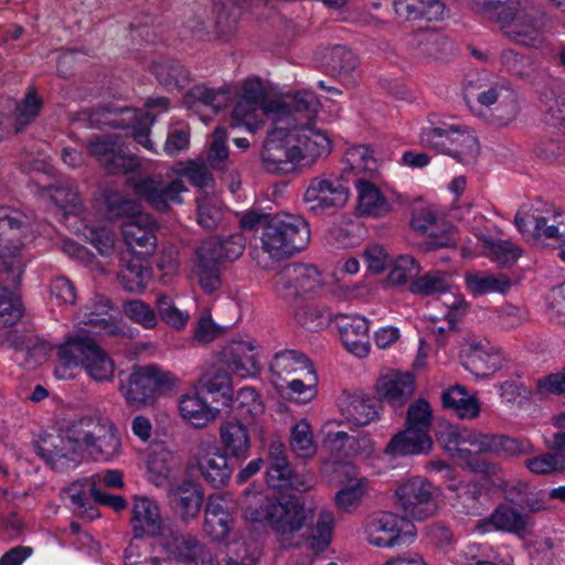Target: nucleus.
<instances>
[{
    "mask_svg": "<svg viewBox=\"0 0 565 565\" xmlns=\"http://www.w3.org/2000/svg\"><path fill=\"white\" fill-rule=\"evenodd\" d=\"M28 217L20 211L0 207V329L15 324L23 313L20 298L14 292L30 257L25 243Z\"/></svg>",
    "mask_w": 565,
    "mask_h": 565,
    "instance_id": "nucleus-1",
    "label": "nucleus"
},
{
    "mask_svg": "<svg viewBox=\"0 0 565 565\" xmlns=\"http://www.w3.org/2000/svg\"><path fill=\"white\" fill-rule=\"evenodd\" d=\"M332 141L327 130L316 122L294 128L275 126L262 150L264 168L275 174L292 173L311 168L319 159L331 153Z\"/></svg>",
    "mask_w": 565,
    "mask_h": 565,
    "instance_id": "nucleus-2",
    "label": "nucleus"
},
{
    "mask_svg": "<svg viewBox=\"0 0 565 565\" xmlns=\"http://www.w3.org/2000/svg\"><path fill=\"white\" fill-rule=\"evenodd\" d=\"M316 512L317 504L312 501L297 497L282 498L271 505L268 525L281 547H299L307 540L308 548L319 554L331 543L334 515L329 510L321 511L306 537L303 530L313 522Z\"/></svg>",
    "mask_w": 565,
    "mask_h": 565,
    "instance_id": "nucleus-3",
    "label": "nucleus"
},
{
    "mask_svg": "<svg viewBox=\"0 0 565 565\" xmlns=\"http://www.w3.org/2000/svg\"><path fill=\"white\" fill-rule=\"evenodd\" d=\"M131 526L136 536H153V553L182 565H213L211 552L193 535L164 526L158 504L147 497H135Z\"/></svg>",
    "mask_w": 565,
    "mask_h": 565,
    "instance_id": "nucleus-4",
    "label": "nucleus"
},
{
    "mask_svg": "<svg viewBox=\"0 0 565 565\" xmlns=\"http://www.w3.org/2000/svg\"><path fill=\"white\" fill-rule=\"evenodd\" d=\"M47 451V460L56 469L71 467L76 459L70 458L63 450L64 444L72 445L73 452H86L96 461L109 462L121 452V440L114 422L102 413H93L70 423L65 430V439L58 438Z\"/></svg>",
    "mask_w": 565,
    "mask_h": 565,
    "instance_id": "nucleus-5",
    "label": "nucleus"
},
{
    "mask_svg": "<svg viewBox=\"0 0 565 565\" xmlns=\"http://www.w3.org/2000/svg\"><path fill=\"white\" fill-rule=\"evenodd\" d=\"M438 440L458 463L467 465L472 470L482 472H489L490 467L486 463H473L472 454H495L513 457L534 452V446L527 439L483 434L459 426L445 427L440 431Z\"/></svg>",
    "mask_w": 565,
    "mask_h": 565,
    "instance_id": "nucleus-6",
    "label": "nucleus"
},
{
    "mask_svg": "<svg viewBox=\"0 0 565 565\" xmlns=\"http://www.w3.org/2000/svg\"><path fill=\"white\" fill-rule=\"evenodd\" d=\"M471 10L482 19L499 25L512 41L525 46L542 42V23L533 9L520 0H470Z\"/></svg>",
    "mask_w": 565,
    "mask_h": 565,
    "instance_id": "nucleus-7",
    "label": "nucleus"
},
{
    "mask_svg": "<svg viewBox=\"0 0 565 565\" xmlns=\"http://www.w3.org/2000/svg\"><path fill=\"white\" fill-rule=\"evenodd\" d=\"M108 214L113 218H121L120 232L125 244L136 253L150 255L157 246V222L149 214L141 211L135 200L114 193L107 196Z\"/></svg>",
    "mask_w": 565,
    "mask_h": 565,
    "instance_id": "nucleus-8",
    "label": "nucleus"
},
{
    "mask_svg": "<svg viewBox=\"0 0 565 565\" xmlns=\"http://www.w3.org/2000/svg\"><path fill=\"white\" fill-rule=\"evenodd\" d=\"M235 104L232 109V119L244 126L249 132H256L265 125V118L277 116L282 104L278 96H270L258 77H247L233 86Z\"/></svg>",
    "mask_w": 565,
    "mask_h": 565,
    "instance_id": "nucleus-9",
    "label": "nucleus"
},
{
    "mask_svg": "<svg viewBox=\"0 0 565 565\" xmlns=\"http://www.w3.org/2000/svg\"><path fill=\"white\" fill-rule=\"evenodd\" d=\"M310 237L309 223L302 216L276 214L263 227L260 248L270 258L281 260L306 249Z\"/></svg>",
    "mask_w": 565,
    "mask_h": 565,
    "instance_id": "nucleus-10",
    "label": "nucleus"
},
{
    "mask_svg": "<svg viewBox=\"0 0 565 565\" xmlns=\"http://www.w3.org/2000/svg\"><path fill=\"white\" fill-rule=\"evenodd\" d=\"M451 276L447 271L430 270L417 278L408 286L414 295L429 297L434 295H443V298L435 303L440 313H429L428 320L437 321L446 319L451 328L458 322L467 311V302L463 297L451 290Z\"/></svg>",
    "mask_w": 565,
    "mask_h": 565,
    "instance_id": "nucleus-11",
    "label": "nucleus"
},
{
    "mask_svg": "<svg viewBox=\"0 0 565 565\" xmlns=\"http://www.w3.org/2000/svg\"><path fill=\"white\" fill-rule=\"evenodd\" d=\"M363 534L365 541L374 547L394 548L411 544L416 536V527L406 516L379 512L365 519Z\"/></svg>",
    "mask_w": 565,
    "mask_h": 565,
    "instance_id": "nucleus-12",
    "label": "nucleus"
},
{
    "mask_svg": "<svg viewBox=\"0 0 565 565\" xmlns=\"http://www.w3.org/2000/svg\"><path fill=\"white\" fill-rule=\"evenodd\" d=\"M465 96L469 104L477 103L487 108L497 105L498 111L502 109L500 114L495 115V121L499 125H508L519 113L513 90L504 82H489L487 75L479 76L476 81H469Z\"/></svg>",
    "mask_w": 565,
    "mask_h": 565,
    "instance_id": "nucleus-13",
    "label": "nucleus"
},
{
    "mask_svg": "<svg viewBox=\"0 0 565 565\" xmlns=\"http://www.w3.org/2000/svg\"><path fill=\"white\" fill-rule=\"evenodd\" d=\"M439 490L427 479L415 476L401 482L395 489L397 505L414 520L423 521L435 515Z\"/></svg>",
    "mask_w": 565,
    "mask_h": 565,
    "instance_id": "nucleus-14",
    "label": "nucleus"
},
{
    "mask_svg": "<svg viewBox=\"0 0 565 565\" xmlns=\"http://www.w3.org/2000/svg\"><path fill=\"white\" fill-rule=\"evenodd\" d=\"M174 385L175 377L172 373L154 364H149L135 369L119 390L127 404L140 406L152 403L158 390L170 388Z\"/></svg>",
    "mask_w": 565,
    "mask_h": 565,
    "instance_id": "nucleus-15",
    "label": "nucleus"
},
{
    "mask_svg": "<svg viewBox=\"0 0 565 565\" xmlns=\"http://www.w3.org/2000/svg\"><path fill=\"white\" fill-rule=\"evenodd\" d=\"M514 224L526 242L565 243V213L559 209L548 207L526 215L519 212Z\"/></svg>",
    "mask_w": 565,
    "mask_h": 565,
    "instance_id": "nucleus-16",
    "label": "nucleus"
},
{
    "mask_svg": "<svg viewBox=\"0 0 565 565\" xmlns=\"http://www.w3.org/2000/svg\"><path fill=\"white\" fill-rule=\"evenodd\" d=\"M90 121L98 127L129 129L136 142L145 149L156 152L154 143L149 137L154 117L149 113L131 108L99 109L92 114Z\"/></svg>",
    "mask_w": 565,
    "mask_h": 565,
    "instance_id": "nucleus-17",
    "label": "nucleus"
},
{
    "mask_svg": "<svg viewBox=\"0 0 565 565\" xmlns=\"http://www.w3.org/2000/svg\"><path fill=\"white\" fill-rule=\"evenodd\" d=\"M87 148L90 156L111 174H126L139 168L137 157L125 150V142L118 135L93 137Z\"/></svg>",
    "mask_w": 565,
    "mask_h": 565,
    "instance_id": "nucleus-18",
    "label": "nucleus"
},
{
    "mask_svg": "<svg viewBox=\"0 0 565 565\" xmlns=\"http://www.w3.org/2000/svg\"><path fill=\"white\" fill-rule=\"evenodd\" d=\"M461 141L463 143L465 156H470L475 151V135L463 125L450 124L441 121L438 124H430L422 128L419 132V142L423 147L436 150L440 153H456L455 142Z\"/></svg>",
    "mask_w": 565,
    "mask_h": 565,
    "instance_id": "nucleus-19",
    "label": "nucleus"
},
{
    "mask_svg": "<svg viewBox=\"0 0 565 565\" xmlns=\"http://www.w3.org/2000/svg\"><path fill=\"white\" fill-rule=\"evenodd\" d=\"M350 190L338 175L312 178L303 193L309 210L320 214L342 209L349 201Z\"/></svg>",
    "mask_w": 565,
    "mask_h": 565,
    "instance_id": "nucleus-20",
    "label": "nucleus"
},
{
    "mask_svg": "<svg viewBox=\"0 0 565 565\" xmlns=\"http://www.w3.org/2000/svg\"><path fill=\"white\" fill-rule=\"evenodd\" d=\"M262 348L250 335L233 338L223 349V360L242 379L254 377L262 370Z\"/></svg>",
    "mask_w": 565,
    "mask_h": 565,
    "instance_id": "nucleus-21",
    "label": "nucleus"
},
{
    "mask_svg": "<svg viewBox=\"0 0 565 565\" xmlns=\"http://www.w3.org/2000/svg\"><path fill=\"white\" fill-rule=\"evenodd\" d=\"M278 98L284 106L281 111L274 117L275 126L294 128L296 125L316 122L321 105L312 90L301 89L294 94L278 96Z\"/></svg>",
    "mask_w": 565,
    "mask_h": 565,
    "instance_id": "nucleus-22",
    "label": "nucleus"
},
{
    "mask_svg": "<svg viewBox=\"0 0 565 565\" xmlns=\"http://www.w3.org/2000/svg\"><path fill=\"white\" fill-rule=\"evenodd\" d=\"M465 367L478 377L489 376L502 369V350L488 340L468 339L461 347Z\"/></svg>",
    "mask_w": 565,
    "mask_h": 565,
    "instance_id": "nucleus-23",
    "label": "nucleus"
},
{
    "mask_svg": "<svg viewBox=\"0 0 565 565\" xmlns=\"http://www.w3.org/2000/svg\"><path fill=\"white\" fill-rule=\"evenodd\" d=\"M132 186L135 192L157 212H167L173 204H182V193L188 192L180 178L164 183L147 177L135 181Z\"/></svg>",
    "mask_w": 565,
    "mask_h": 565,
    "instance_id": "nucleus-24",
    "label": "nucleus"
},
{
    "mask_svg": "<svg viewBox=\"0 0 565 565\" xmlns=\"http://www.w3.org/2000/svg\"><path fill=\"white\" fill-rule=\"evenodd\" d=\"M332 468L340 482H347L334 497L337 507L342 511L356 509L369 493L371 486L366 478L358 477L356 468L348 462H337L324 466V470Z\"/></svg>",
    "mask_w": 565,
    "mask_h": 565,
    "instance_id": "nucleus-25",
    "label": "nucleus"
},
{
    "mask_svg": "<svg viewBox=\"0 0 565 565\" xmlns=\"http://www.w3.org/2000/svg\"><path fill=\"white\" fill-rule=\"evenodd\" d=\"M81 337L82 367L87 376L97 383L113 382L115 377V362L110 355L99 347L90 334Z\"/></svg>",
    "mask_w": 565,
    "mask_h": 565,
    "instance_id": "nucleus-26",
    "label": "nucleus"
},
{
    "mask_svg": "<svg viewBox=\"0 0 565 565\" xmlns=\"http://www.w3.org/2000/svg\"><path fill=\"white\" fill-rule=\"evenodd\" d=\"M227 456L220 454L209 443H200L194 454L195 467L201 477L212 487L225 486L232 476Z\"/></svg>",
    "mask_w": 565,
    "mask_h": 565,
    "instance_id": "nucleus-27",
    "label": "nucleus"
},
{
    "mask_svg": "<svg viewBox=\"0 0 565 565\" xmlns=\"http://www.w3.org/2000/svg\"><path fill=\"white\" fill-rule=\"evenodd\" d=\"M234 502L228 494H214L207 499L203 530L214 541L224 540L232 525Z\"/></svg>",
    "mask_w": 565,
    "mask_h": 565,
    "instance_id": "nucleus-28",
    "label": "nucleus"
},
{
    "mask_svg": "<svg viewBox=\"0 0 565 565\" xmlns=\"http://www.w3.org/2000/svg\"><path fill=\"white\" fill-rule=\"evenodd\" d=\"M375 388L380 401L402 407L414 394L415 382L409 373L392 370L379 377Z\"/></svg>",
    "mask_w": 565,
    "mask_h": 565,
    "instance_id": "nucleus-29",
    "label": "nucleus"
},
{
    "mask_svg": "<svg viewBox=\"0 0 565 565\" xmlns=\"http://www.w3.org/2000/svg\"><path fill=\"white\" fill-rule=\"evenodd\" d=\"M412 227L423 234H427L426 249L446 248L455 245L450 232L438 218L431 207H420L413 213Z\"/></svg>",
    "mask_w": 565,
    "mask_h": 565,
    "instance_id": "nucleus-30",
    "label": "nucleus"
},
{
    "mask_svg": "<svg viewBox=\"0 0 565 565\" xmlns=\"http://www.w3.org/2000/svg\"><path fill=\"white\" fill-rule=\"evenodd\" d=\"M168 498L174 513L186 521L199 515L204 499V491L200 483L192 480H183L170 488Z\"/></svg>",
    "mask_w": 565,
    "mask_h": 565,
    "instance_id": "nucleus-31",
    "label": "nucleus"
},
{
    "mask_svg": "<svg viewBox=\"0 0 565 565\" xmlns=\"http://www.w3.org/2000/svg\"><path fill=\"white\" fill-rule=\"evenodd\" d=\"M111 309L110 300L102 295L92 298L89 305L82 312L79 323L89 329L83 334L117 335L121 333L119 322L111 317H104Z\"/></svg>",
    "mask_w": 565,
    "mask_h": 565,
    "instance_id": "nucleus-32",
    "label": "nucleus"
},
{
    "mask_svg": "<svg viewBox=\"0 0 565 565\" xmlns=\"http://www.w3.org/2000/svg\"><path fill=\"white\" fill-rule=\"evenodd\" d=\"M337 326L345 349L358 358H365L370 352L367 320L361 316L341 315Z\"/></svg>",
    "mask_w": 565,
    "mask_h": 565,
    "instance_id": "nucleus-33",
    "label": "nucleus"
},
{
    "mask_svg": "<svg viewBox=\"0 0 565 565\" xmlns=\"http://www.w3.org/2000/svg\"><path fill=\"white\" fill-rule=\"evenodd\" d=\"M312 369V363L303 353L296 350L279 351L269 365L270 380L276 387L284 388V382L289 377L298 376Z\"/></svg>",
    "mask_w": 565,
    "mask_h": 565,
    "instance_id": "nucleus-34",
    "label": "nucleus"
},
{
    "mask_svg": "<svg viewBox=\"0 0 565 565\" xmlns=\"http://www.w3.org/2000/svg\"><path fill=\"white\" fill-rule=\"evenodd\" d=\"M433 447L429 434L405 427L392 436L384 448V454L390 457L418 456L427 454Z\"/></svg>",
    "mask_w": 565,
    "mask_h": 565,
    "instance_id": "nucleus-35",
    "label": "nucleus"
},
{
    "mask_svg": "<svg viewBox=\"0 0 565 565\" xmlns=\"http://www.w3.org/2000/svg\"><path fill=\"white\" fill-rule=\"evenodd\" d=\"M221 449L228 458L245 460L252 446L248 428L239 420L232 419L220 426Z\"/></svg>",
    "mask_w": 565,
    "mask_h": 565,
    "instance_id": "nucleus-36",
    "label": "nucleus"
},
{
    "mask_svg": "<svg viewBox=\"0 0 565 565\" xmlns=\"http://www.w3.org/2000/svg\"><path fill=\"white\" fill-rule=\"evenodd\" d=\"M277 284L286 288H294L297 294L312 292L322 285V276L318 268L307 264H291L286 266L276 278Z\"/></svg>",
    "mask_w": 565,
    "mask_h": 565,
    "instance_id": "nucleus-37",
    "label": "nucleus"
},
{
    "mask_svg": "<svg viewBox=\"0 0 565 565\" xmlns=\"http://www.w3.org/2000/svg\"><path fill=\"white\" fill-rule=\"evenodd\" d=\"M57 361L54 375L58 380H73L82 367L81 337L79 332L68 334L56 348Z\"/></svg>",
    "mask_w": 565,
    "mask_h": 565,
    "instance_id": "nucleus-38",
    "label": "nucleus"
},
{
    "mask_svg": "<svg viewBox=\"0 0 565 565\" xmlns=\"http://www.w3.org/2000/svg\"><path fill=\"white\" fill-rule=\"evenodd\" d=\"M465 282L468 291L476 297L488 294L504 295L516 284L505 274H492L484 270L467 271Z\"/></svg>",
    "mask_w": 565,
    "mask_h": 565,
    "instance_id": "nucleus-39",
    "label": "nucleus"
},
{
    "mask_svg": "<svg viewBox=\"0 0 565 565\" xmlns=\"http://www.w3.org/2000/svg\"><path fill=\"white\" fill-rule=\"evenodd\" d=\"M360 215L383 216L390 211V204L374 182V179L354 180Z\"/></svg>",
    "mask_w": 565,
    "mask_h": 565,
    "instance_id": "nucleus-40",
    "label": "nucleus"
},
{
    "mask_svg": "<svg viewBox=\"0 0 565 565\" xmlns=\"http://www.w3.org/2000/svg\"><path fill=\"white\" fill-rule=\"evenodd\" d=\"M393 7L396 14L405 20L439 21L446 11L440 0H394Z\"/></svg>",
    "mask_w": 565,
    "mask_h": 565,
    "instance_id": "nucleus-41",
    "label": "nucleus"
},
{
    "mask_svg": "<svg viewBox=\"0 0 565 565\" xmlns=\"http://www.w3.org/2000/svg\"><path fill=\"white\" fill-rule=\"evenodd\" d=\"M477 239L481 243L483 255L501 267H510L522 256V249L509 239H495L478 232Z\"/></svg>",
    "mask_w": 565,
    "mask_h": 565,
    "instance_id": "nucleus-42",
    "label": "nucleus"
},
{
    "mask_svg": "<svg viewBox=\"0 0 565 565\" xmlns=\"http://www.w3.org/2000/svg\"><path fill=\"white\" fill-rule=\"evenodd\" d=\"M345 172L356 179H375L379 164L373 151L365 145H356L347 149L344 153Z\"/></svg>",
    "mask_w": 565,
    "mask_h": 565,
    "instance_id": "nucleus-43",
    "label": "nucleus"
},
{
    "mask_svg": "<svg viewBox=\"0 0 565 565\" xmlns=\"http://www.w3.org/2000/svg\"><path fill=\"white\" fill-rule=\"evenodd\" d=\"M179 413L183 420L196 428L206 427L215 412L198 393H188L179 399Z\"/></svg>",
    "mask_w": 565,
    "mask_h": 565,
    "instance_id": "nucleus-44",
    "label": "nucleus"
},
{
    "mask_svg": "<svg viewBox=\"0 0 565 565\" xmlns=\"http://www.w3.org/2000/svg\"><path fill=\"white\" fill-rule=\"evenodd\" d=\"M443 405L461 419H475L480 414V403L465 386L455 385L443 393Z\"/></svg>",
    "mask_w": 565,
    "mask_h": 565,
    "instance_id": "nucleus-45",
    "label": "nucleus"
},
{
    "mask_svg": "<svg viewBox=\"0 0 565 565\" xmlns=\"http://www.w3.org/2000/svg\"><path fill=\"white\" fill-rule=\"evenodd\" d=\"M489 522L497 530L519 535L526 534L533 526L532 519L529 514L522 513L507 504L499 505L491 513Z\"/></svg>",
    "mask_w": 565,
    "mask_h": 565,
    "instance_id": "nucleus-46",
    "label": "nucleus"
},
{
    "mask_svg": "<svg viewBox=\"0 0 565 565\" xmlns=\"http://www.w3.org/2000/svg\"><path fill=\"white\" fill-rule=\"evenodd\" d=\"M246 239L241 233L230 235L226 238L210 237L201 244V253H207L217 262L222 259L235 260L244 252Z\"/></svg>",
    "mask_w": 565,
    "mask_h": 565,
    "instance_id": "nucleus-47",
    "label": "nucleus"
},
{
    "mask_svg": "<svg viewBox=\"0 0 565 565\" xmlns=\"http://www.w3.org/2000/svg\"><path fill=\"white\" fill-rule=\"evenodd\" d=\"M276 502L277 500L269 498L265 492L249 488L242 495L241 508L244 518L249 522L266 521L268 523L271 505Z\"/></svg>",
    "mask_w": 565,
    "mask_h": 565,
    "instance_id": "nucleus-48",
    "label": "nucleus"
},
{
    "mask_svg": "<svg viewBox=\"0 0 565 565\" xmlns=\"http://www.w3.org/2000/svg\"><path fill=\"white\" fill-rule=\"evenodd\" d=\"M189 99L199 102L214 110H221L234 99V90L231 85H222L217 88L195 85L188 93L185 103H189Z\"/></svg>",
    "mask_w": 565,
    "mask_h": 565,
    "instance_id": "nucleus-49",
    "label": "nucleus"
},
{
    "mask_svg": "<svg viewBox=\"0 0 565 565\" xmlns=\"http://www.w3.org/2000/svg\"><path fill=\"white\" fill-rule=\"evenodd\" d=\"M217 264L218 262L207 253H201V247L198 248L192 276L198 279L205 292H213L221 285Z\"/></svg>",
    "mask_w": 565,
    "mask_h": 565,
    "instance_id": "nucleus-50",
    "label": "nucleus"
},
{
    "mask_svg": "<svg viewBox=\"0 0 565 565\" xmlns=\"http://www.w3.org/2000/svg\"><path fill=\"white\" fill-rule=\"evenodd\" d=\"M341 412L356 426H365L377 416L376 405L370 398L360 395H352L342 402Z\"/></svg>",
    "mask_w": 565,
    "mask_h": 565,
    "instance_id": "nucleus-51",
    "label": "nucleus"
},
{
    "mask_svg": "<svg viewBox=\"0 0 565 565\" xmlns=\"http://www.w3.org/2000/svg\"><path fill=\"white\" fill-rule=\"evenodd\" d=\"M223 217V203L213 191L196 196V220L203 228L212 230Z\"/></svg>",
    "mask_w": 565,
    "mask_h": 565,
    "instance_id": "nucleus-52",
    "label": "nucleus"
},
{
    "mask_svg": "<svg viewBox=\"0 0 565 565\" xmlns=\"http://www.w3.org/2000/svg\"><path fill=\"white\" fill-rule=\"evenodd\" d=\"M92 486L96 484L94 480L89 478L73 482L63 491L64 499L68 500L75 512L88 520H94L99 516L98 511L88 503L87 492H89V487Z\"/></svg>",
    "mask_w": 565,
    "mask_h": 565,
    "instance_id": "nucleus-53",
    "label": "nucleus"
},
{
    "mask_svg": "<svg viewBox=\"0 0 565 565\" xmlns=\"http://www.w3.org/2000/svg\"><path fill=\"white\" fill-rule=\"evenodd\" d=\"M290 448L298 458L309 459L317 452L312 428L305 418L296 422L290 430Z\"/></svg>",
    "mask_w": 565,
    "mask_h": 565,
    "instance_id": "nucleus-54",
    "label": "nucleus"
},
{
    "mask_svg": "<svg viewBox=\"0 0 565 565\" xmlns=\"http://www.w3.org/2000/svg\"><path fill=\"white\" fill-rule=\"evenodd\" d=\"M44 195L65 214L75 213L81 206L78 191L70 182L62 181L44 190Z\"/></svg>",
    "mask_w": 565,
    "mask_h": 565,
    "instance_id": "nucleus-55",
    "label": "nucleus"
},
{
    "mask_svg": "<svg viewBox=\"0 0 565 565\" xmlns=\"http://www.w3.org/2000/svg\"><path fill=\"white\" fill-rule=\"evenodd\" d=\"M118 278L125 290L141 294L151 278V273L139 260H131L120 269Z\"/></svg>",
    "mask_w": 565,
    "mask_h": 565,
    "instance_id": "nucleus-56",
    "label": "nucleus"
},
{
    "mask_svg": "<svg viewBox=\"0 0 565 565\" xmlns=\"http://www.w3.org/2000/svg\"><path fill=\"white\" fill-rule=\"evenodd\" d=\"M419 273L420 265L413 256L401 255L392 262L387 281L397 287L411 285Z\"/></svg>",
    "mask_w": 565,
    "mask_h": 565,
    "instance_id": "nucleus-57",
    "label": "nucleus"
},
{
    "mask_svg": "<svg viewBox=\"0 0 565 565\" xmlns=\"http://www.w3.org/2000/svg\"><path fill=\"white\" fill-rule=\"evenodd\" d=\"M318 376L315 369L284 382L290 396L299 403H308L317 395Z\"/></svg>",
    "mask_w": 565,
    "mask_h": 565,
    "instance_id": "nucleus-58",
    "label": "nucleus"
},
{
    "mask_svg": "<svg viewBox=\"0 0 565 565\" xmlns=\"http://www.w3.org/2000/svg\"><path fill=\"white\" fill-rule=\"evenodd\" d=\"M42 99L34 89H29L25 96L17 104L13 113V128L15 132L21 131L31 124L40 113Z\"/></svg>",
    "mask_w": 565,
    "mask_h": 565,
    "instance_id": "nucleus-59",
    "label": "nucleus"
},
{
    "mask_svg": "<svg viewBox=\"0 0 565 565\" xmlns=\"http://www.w3.org/2000/svg\"><path fill=\"white\" fill-rule=\"evenodd\" d=\"M157 79L168 89H180L190 82V73L177 62H163L154 65Z\"/></svg>",
    "mask_w": 565,
    "mask_h": 565,
    "instance_id": "nucleus-60",
    "label": "nucleus"
},
{
    "mask_svg": "<svg viewBox=\"0 0 565 565\" xmlns=\"http://www.w3.org/2000/svg\"><path fill=\"white\" fill-rule=\"evenodd\" d=\"M173 172L180 177H186L199 189V194L213 188L214 181L205 164L195 161L177 162Z\"/></svg>",
    "mask_w": 565,
    "mask_h": 565,
    "instance_id": "nucleus-61",
    "label": "nucleus"
},
{
    "mask_svg": "<svg viewBox=\"0 0 565 565\" xmlns=\"http://www.w3.org/2000/svg\"><path fill=\"white\" fill-rule=\"evenodd\" d=\"M122 312L130 321L147 330L154 329L159 323L156 310L140 299L125 301L122 303Z\"/></svg>",
    "mask_w": 565,
    "mask_h": 565,
    "instance_id": "nucleus-62",
    "label": "nucleus"
},
{
    "mask_svg": "<svg viewBox=\"0 0 565 565\" xmlns=\"http://www.w3.org/2000/svg\"><path fill=\"white\" fill-rule=\"evenodd\" d=\"M524 465L530 472L539 476L562 472L565 470V455L545 452L526 459Z\"/></svg>",
    "mask_w": 565,
    "mask_h": 565,
    "instance_id": "nucleus-63",
    "label": "nucleus"
},
{
    "mask_svg": "<svg viewBox=\"0 0 565 565\" xmlns=\"http://www.w3.org/2000/svg\"><path fill=\"white\" fill-rule=\"evenodd\" d=\"M156 307L160 319L175 330H182L190 319L188 311L179 309L167 295H160L156 299Z\"/></svg>",
    "mask_w": 565,
    "mask_h": 565,
    "instance_id": "nucleus-64",
    "label": "nucleus"
}]
</instances>
